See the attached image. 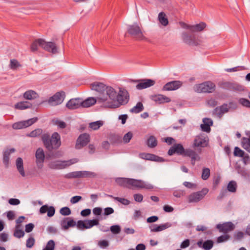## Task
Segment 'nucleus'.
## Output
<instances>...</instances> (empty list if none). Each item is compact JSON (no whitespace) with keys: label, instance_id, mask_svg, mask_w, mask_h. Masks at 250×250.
Instances as JSON below:
<instances>
[{"label":"nucleus","instance_id":"nucleus-1","mask_svg":"<svg viewBox=\"0 0 250 250\" xmlns=\"http://www.w3.org/2000/svg\"><path fill=\"white\" fill-rule=\"evenodd\" d=\"M116 182L120 186L130 189H133V188H145L151 190L154 188V186L151 184L141 180L127 178H118L116 179Z\"/></svg>","mask_w":250,"mask_h":250},{"label":"nucleus","instance_id":"nucleus-2","mask_svg":"<svg viewBox=\"0 0 250 250\" xmlns=\"http://www.w3.org/2000/svg\"><path fill=\"white\" fill-rule=\"evenodd\" d=\"M117 91L112 87L108 86L104 93L97 98V102L105 108H114V102L117 97Z\"/></svg>","mask_w":250,"mask_h":250},{"label":"nucleus","instance_id":"nucleus-3","mask_svg":"<svg viewBox=\"0 0 250 250\" xmlns=\"http://www.w3.org/2000/svg\"><path fill=\"white\" fill-rule=\"evenodd\" d=\"M42 140L45 148L49 151L58 149L61 145V136L58 132H54L51 136L48 133L43 134Z\"/></svg>","mask_w":250,"mask_h":250},{"label":"nucleus","instance_id":"nucleus-4","mask_svg":"<svg viewBox=\"0 0 250 250\" xmlns=\"http://www.w3.org/2000/svg\"><path fill=\"white\" fill-rule=\"evenodd\" d=\"M78 162V160L76 158L70 159L67 161L57 160L52 161L48 164V167L51 169H62L75 164Z\"/></svg>","mask_w":250,"mask_h":250},{"label":"nucleus","instance_id":"nucleus-5","mask_svg":"<svg viewBox=\"0 0 250 250\" xmlns=\"http://www.w3.org/2000/svg\"><path fill=\"white\" fill-rule=\"evenodd\" d=\"M117 98L114 102V108L119 107L121 105L126 104L129 100V94L127 90L120 88L119 92L117 93Z\"/></svg>","mask_w":250,"mask_h":250},{"label":"nucleus","instance_id":"nucleus-6","mask_svg":"<svg viewBox=\"0 0 250 250\" xmlns=\"http://www.w3.org/2000/svg\"><path fill=\"white\" fill-rule=\"evenodd\" d=\"M215 88L214 83L211 82L207 81L195 85L194 90L198 93H212L215 90Z\"/></svg>","mask_w":250,"mask_h":250},{"label":"nucleus","instance_id":"nucleus-7","mask_svg":"<svg viewBox=\"0 0 250 250\" xmlns=\"http://www.w3.org/2000/svg\"><path fill=\"white\" fill-rule=\"evenodd\" d=\"M127 32L131 37L137 40H143L145 38L141 27L137 23L128 25Z\"/></svg>","mask_w":250,"mask_h":250},{"label":"nucleus","instance_id":"nucleus-8","mask_svg":"<svg viewBox=\"0 0 250 250\" xmlns=\"http://www.w3.org/2000/svg\"><path fill=\"white\" fill-rule=\"evenodd\" d=\"M38 119L37 117H34L27 120L20 121L14 123L12 127L14 129H21L26 128L32 125L35 123Z\"/></svg>","mask_w":250,"mask_h":250},{"label":"nucleus","instance_id":"nucleus-9","mask_svg":"<svg viewBox=\"0 0 250 250\" xmlns=\"http://www.w3.org/2000/svg\"><path fill=\"white\" fill-rule=\"evenodd\" d=\"M65 97V93L64 91L58 92L49 98L48 103L52 106L57 105L63 102Z\"/></svg>","mask_w":250,"mask_h":250},{"label":"nucleus","instance_id":"nucleus-10","mask_svg":"<svg viewBox=\"0 0 250 250\" xmlns=\"http://www.w3.org/2000/svg\"><path fill=\"white\" fill-rule=\"evenodd\" d=\"M208 192V189L204 188L202 190L194 192L191 194L188 197V201L190 203L197 202L202 199Z\"/></svg>","mask_w":250,"mask_h":250},{"label":"nucleus","instance_id":"nucleus-11","mask_svg":"<svg viewBox=\"0 0 250 250\" xmlns=\"http://www.w3.org/2000/svg\"><path fill=\"white\" fill-rule=\"evenodd\" d=\"M208 143V137L204 135L200 134L196 136L194 140L193 146L205 147L207 146Z\"/></svg>","mask_w":250,"mask_h":250},{"label":"nucleus","instance_id":"nucleus-12","mask_svg":"<svg viewBox=\"0 0 250 250\" xmlns=\"http://www.w3.org/2000/svg\"><path fill=\"white\" fill-rule=\"evenodd\" d=\"M132 82L139 83L136 85V87L137 89H143L154 85L155 82L151 79H141L134 80Z\"/></svg>","mask_w":250,"mask_h":250},{"label":"nucleus","instance_id":"nucleus-13","mask_svg":"<svg viewBox=\"0 0 250 250\" xmlns=\"http://www.w3.org/2000/svg\"><path fill=\"white\" fill-rule=\"evenodd\" d=\"M90 141V136L87 133L81 134L77 140L75 147L77 149H81L86 146Z\"/></svg>","mask_w":250,"mask_h":250},{"label":"nucleus","instance_id":"nucleus-14","mask_svg":"<svg viewBox=\"0 0 250 250\" xmlns=\"http://www.w3.org/2000/svg\"><path fill=\"white\" fill-rule=\"evenodd\" d=\"M41 47L45 50L53 54L57 53V48L54 42H46L43 39H40Z\"/></svg>","mask_w":250,"mask_h":250},{"label":"nucleus","instance_id":"nucleus-15","mask_svg":"<svg viewBox=\"0 0 250 250\" xmlns=\"http://www.w3.org/2000/svg\"><path fill=\"white\" fill-rule=\"evenodd\" d=\"M182 85V83L180 81H173L167 83L163 88V91L175 90L180 88Z\"/></svg>","mask_w":250,"mask_h":250},{"label":"nucleus","instance_id":"nucleus-16","mask_svg":"<svg viewBox=\"0 0 250 250\" xmlns=\"http://www.w3.org/2000/svg\"><path fill=\"white\" fill-rule=\"evenodd\" d=\"M185 150L183 146L181 144H176L170 148L167 152V154L169 156H171L174 153L184 155Z\"/></svg>","mask_w":250,"mask_h":250},{"label":"nucleus","instance_id":"nucleus-17","mask_svg":"<svg viewBox=\"0 0 250 250\" xmlns=\"http://www.w3.org/2000/svg\"><path fill=\"white\" fill-rule=\"evenodd\" d=\"M216 228L220 232L226 233L233 230L235 229V226L232 222H228L222 224H218Z\"/></svg>","mask_w":250,"mask_h":250},{"label":"nucleus","instance_id":"nucleus-18","mask_svg":"<svg viewBox=\"0 0 250 250\" xmlns=\"http://www.w3.org/2000/svg\"><path fill=\"white\" fill-rule=\"evenodd\" d=\"M61 228L63 230H67L70 227H74L76 225V222L70 217H66L63 219L60 222Z\"/></svg>","mask_w":250,"mask_h":250},{"label":"nucleus","instance_id":"nucleus-19","mask_svg":"<svg viewBox=\"0 0 250 250\" xmlns=\"http://www.w3.org/2000/svg\"><path fill=\"white\" fill-rule=\"evenodd\" d=\"M81 104L82 99H71L66 103V106L69 109L74 110L81 107Z\"/></svg>","mask_w":250,"mask_h":250},{"label":"nucleus","instance_id":"nucleus-20","mask_svg":"<svg viewBox=\"0 0 250 250\" xmlns=\"http://www.w3.org/2000/svg\"><path fill=\"white\" fill-rule=\"evenodd\" d=\"M44 153L43 150L41 148L37 149L36 152V163L38 168H41L43 166V163L44 160Z\"/></svg>","mask_w":250,"mask_h":250},{"label":"nucleus","instance_id":"nucleus-21","mask_svg":"<svg viewBox=\"0 0 250 250\" xmlns=\"http://www.w3.org/2000/svg\"><path fill=\"white\" fill-rule=\"evenodd\" d=\"M151 99L158 104L167 103L171 101L169 98L162 94L152 95Z\"/></svg>","mask_w":250,"mask_h":250},{"label":"nucleus","instance_id":"nucleus-22","mask_svg":"<svg viewBox=\"0 0 250 250\" xmlns=\"http://www.w3.org/2000/svg\"><path fill=\"white\" fill-rule=\"evenodd\" d=\"M91 89L93 90H95L100 93L102 95L104 93L106 87V86L104 83L99 82H95L91 84Z\"/></svg>","mask_w":250,"mask_h":250},{"label":"nucleus","instance_id":"nucleus-23","mask_svg":"<svg viewBox=\"0 0 250 250\" xmlns=\"http://www.w3.org/2000/svg\"><path fill=\"white\" fill-rule=\"evenodd\" d=\"M229 111V108L228 104H224L223 105L216 107L213 110V113L214 114L217 116L219 118H221L224 113Z\"/></svg>","mask_w":250,"mask_h":250},{"label":"nucleus","instance_id":"nucleus-24","mask_svg":"<svg viewBox=\"0 0 250 250\" xmlns=\"http://www.w3.org/2000/svg\"><path fill=\"white\" fill-rule=\"evenodd\" d=\"M182 39L184 42L190 45H197L198 43L195 40L194 36H190L187 33L182 34Z\"/></svg>","mask_w":250,"mask_h":250},{"label":"nucleus","instance_id":"nucleus-25","mask_svg":"<svg viewBox=\"0 0 250 250\" xmlns=\"http://www.w3.org/2000/svg\"><path fill=\"white\" fill-rule=\"evenodd\" d=\"M221 87L229 90H240L242 89L241 85L228 82L223 83Z\"/></svg>","mask_w":250,"mask_h":250},{"label":"nucleus","instance_id":"nucleus-26","mask_svg":"<svg viewBox=\"0 0 250 250\" xmlns=\"http://www.w3.org/2000/svg\"><path fill=\"white\" fill-rule=\"evenodd\" d=\"M143 155H144L143 158L147 160H150L157 162H163L165 161V160L162 157H159L155 154L144 153Z\"/></svg>","mask_w":250,"mask_h":250},{"label":"nucleus","instance_id":"nucleus-27","mask_svg":"<svg viewBox=\"0 0 250 250\" xmlns=\"http://www.w3.org/2000/svg\"><path fill=\"white\" fill-rule=\"evenodd\" d=\"M15 149L13 148L7 149L3 152V163L5 166L7 167L9 165V156L11 153L14 152Z\"/></svg>","mask_w":250,"mask_h":250},{"label":"nucleus","instance_id":"nucleus-28","mask_svg":"<svg viewBox=\"0 0 250 250\" xmlns=\"http://www.w3.org/2000/svg\"><path fill=\"white\" fill-rule=\"evenodd\" d=\"M97 100L93 97L88 98L84 101H83L82 99V107H89L94 105L96 103Z\"/></svg>","mask_w":250,"mask_h":250},{"label":"nucleus","instance_id":"nucleus-29","mask_svg":"<svg viewBox=\"0 0 250 250\" xmlns=\"http://www.w3.org/2000/svg\"><path fill=\"white\" fill-rule=\"evenodd\" d=\"M16 167L18 170L23 177L25 176V172L23 168V164L22 159L19 157L16 160Z\"/></svg>","mask_w":250,"mask_h":250},{"label":"nucleus","instance_id":"nucleus-30","mask_svg":"<svg viewBox=\"0 0 250 250\" xmlns=\"http://www.w3.org/2000/svg\"><path fill=\"white\" fill-rule=\"evenodd\" d=\"M15 106L17 109L23 110L31 107L32 104L27 101H22L18 102Z\"/></svg>","mask_w":250,"mask_h":250},{"label":"nucleus","instance_id":"nucleus-31","mask_svg":"<svg viewBox=\"0 0 250 250\" xmlns=\"http://www.w3.org/2000/svg\"><path fill=\"white\" fill-rule=\"evenodd\" d=\"M38 97V94L34 90H30L26 91L23 94V97L25 99L33 100L37 98Z\"/></svg>","mask_w":250,"mask_h":250},{"label":"nucleus","instance_id":"nucleus-32","mask_svg":"<svg viewBox=\"0 0 250 250\" xmlns=\"http://www.w3.org/2000/svg\"><path fill=\"white\" fill-rule=\"evenodd\" d=\"M79 178L94 177L96 174L93 172L88 171H78Z\"/></svg>","mask_w":250,"mask_h":250},{"label":"nucleus","instance_id":"nucleus-33","mask_svg":"<svg viewBox=\"0 0 250 250\" xmlns=\"http://www.w3.org/2000/svg\"><path fill=\"white\" fill-rule=\"evenodd\" d=\"M158 19L160 23L163 26H166L168 24V19L167 18L166 15L164 12H160L158 15Z\"/></svg>","mask_w":250,"mask_h":250},{"label":"nucleus","instance_id":"nucleus-34","mask_svg":"<svg viewBox=\"0 0 250 250\" xmlns=\"http://www.w3.org/2000/svg\"><path fill=\"white\" fill-rule=\"evenodd\" d=\"M206 27V24L205 22H202L199 24H196L194 25H192L190 31L192 32H199L202 31Z\"/></svg>","mask_w":250,"mask_h":250},{"label":"nucleus","instance_id":"nucleus-35","mask_svg":"<svg viewBox=\"0 0 250 250\" xmlns=\"http://www.w3.org/2000/svg\"><path fill=\"white\" fill-rule=\"evenodd\" d=\"M241 143L242 147L250 153V136L249 138L243 137Z\"/></svg>","mask_w":250,"mask_h":250},{"label":"nucleus","instance_id":"nucleus-36","mask_svg":"<svg viewBox=\"0 0 250 250\" xmlns=\"http://www.w3.org/2000/svg\"><path fill=\"white\" fill-rule=\"evenodd\" d=\"M144 109V105L141 102H138L135 106L130 109V112L133 113H139Z\"/></svg>","mask_w":250,"mask_h":250},{"label":"nucleus","instance_id":"nucleus-37","mask_svg":"<svg viewBox=\"0 0 250 250\" xmlns=\"http://www.w3.org/2000/svg\"><path fill=\"white\" fill-rule=\"evenodd\" d=\"M157 140L154 136H150L147 140L146 144L150 148H154L157 146Z\"/></svg>","mask_w":250,"mask_h":250},{"label":"nucleus","instance_id":"nucleus-38","mask_svg":"<svg viewBox=\"0 0 250 250\" xmlns=\"http://www.w3.org/2000/svg\"><path fill=\"white\" fill-rule=\"evenodd\" d=\"M84 222L85 224L86 229H90L94 226L98 225L99 224V220L98 219L93 220H85Z\"/></svg>","mask_w":250,"mask_h":250},{"label":"nucleus","instance_id":"nucleus-39","mask_svg":"<svg viewBox=\"0 0 250 250\" xmlns=\"http://www.w3.org/2000/svg\"><path fill=\"white\" fill-rule=\"evenodd\" d=\"M105 195L107 197H109L110 198H113L115 200L121 203V204L124 205H128L130 203V201L125 198H120L118 197H114L111 195H109L107 194H105Z\"/></svg>","mask_w":250,"mask_h":250},{"label":"nucleus","instance_id":"nucleus-40","mask_svg":"<svg viewBox=\"0 0 250 250\" xmlns=\"http://www.w3.org/2000/svg\"><path fill=\"white\" fill-rule=\"evenodd\" d=\"M20 225H17L15 227V230L14 232V236L18 238H21L24 235V232L22 229H20Z\"/></svg>","mask_w":250,"mask_h":250},{"label":"nucleus","instance_id":"nucleus-41","mask_svg":"<svg viewBox=\"0 0 250 250\" xmlns=\"http://www.w3.org/2000/svg\"><path fill=\"white\" fill-rule=\"evenodd\" d=\"M103 125V122L102 121H98L90 123L89 125V127L93 130H95L98 129Z\"/></svg>","mask_w":250,"mask_h":250},{"label":"nucleus","instance_id":"nucleus-42","mask_svg":"<svg viewBox=\"0 0 250 250\" xmlns=\"http://www.w3.org/2000/svg\"><path fill=\"white\" fill-rule=\"evenodd\" d=\"M42 133V130L41 128H37L31 131L30 133L26 134V136L35 138L39 136Z\"/></svg>","mask_w":250,"mask_h":250},{"label":"nucleus","instance_id":"nucleus-43","mask_svg":"<svg viewBox=\"0 0 250 250\" xmlns=\"http://www.w3.org/2000/svg\"><path fill=\"white\" fill-rule=\"evenodd\" d=\"M237 183L234 181H230L227 186V189L231 192H235L236 191Z\"/></svg>","mask_w":250,"mask_h":250},{"label":"nucleus","instance_id":"nucleus-44","mask_svg":"<svg viewBox=\"0 0 250 250\" xmlns=\"http://www.w3.org/2000/svg\"><path fill=\"white\" fill-rule=\"evenodd\" d=\"M213 246V242L212 240H208L205 241L203 244V249L205 250H210Z\"/></svg>","mask_w":250,"mask_h":250},{"label":"nucleus","instance_id":"nucleus-45","mask_svg":"<svg viewBox=\"0 0 250 250\" xmlns=\"http://www.w3.org/2000/svg\"><path fill=\"white\" fill-rule=\"evenodd\" d=\"M40 39L36 40L33 42L31 45V50L32 52H35L38 50V46L41 47Z\"/></svg>","mask_w":250,"mask_h":250},{"label":"nucleus","instance_id":"nucleus-46","mask_svg":"<svg viewBox=\"0 0 250 250\" xmlns=\"http://www.w3.org/2000/svg\"><path fill=\"white\" fill-rule=\"evenodd\" d=\"M52 121L54 125H58V126L61 129H63L66 126V123L63 121L58 119H54Z\"/></svg>","mask_w":250,"mask_h":250},{"label":"nucleus","instance_id":"nucleus-47","mask_svg":"<svg viewBox=\"0 0 250 250\" xmlns=\"http://www.w3.org/2000/svg\"><path fill=\"white\" fill-rule=\"evenodd\" d=\"M210 176V169L208 168H204L202 170V178L204 180H207Z\"/></svg>","mask_w":250,"mask_h":250},{"label":"nucleus","instance_id":"nucleus-48","mask_svg":"<svg viewBox=\"0 0 250 250\" xmlns=\"http://www.w3.org/2000/svg\"><path fill=\"white\" fill-rule=\"evenodd\" d=\"M245 152L241 149L239 147L236 146L234 148L233 154L235 156L240 157H242L244 156V154Z\"/></svg>","mask_w":250,"mask_h":250},{"label":"nucleus","instance_id":"nucleus-49","mask_svg":"<svg viewBox=\"0 0 250 250\" xmlns=\"http://www.w3.org/2000/svg\"><path fill=\"white\" fill-rule=\"evenodd\" d=\"M197 154H198L195 151L190 149H186L184 155L192 158L196 156Z\"/></svg>","mask_w":250,"mask_h":250},{"label":"nucleus","instance_id":"nucleus-50","mask_svg":"<svg viewBox=\"0 0 250 250\" xmlns=\"http://www.w3.org/2000/svg\"><path fill=\"white\" fill-rule=\"evenodd\" d=\"M197 154H198L195 151L190 149H186L184 155L192 158L196 156Z\"/></svg>","mask_w":250,"mask_h":250},{"label":"nucleus","instance_id":"nucleus-51","mask_svg":"<svg viewBox=\"0 0 250 250\" xmlns=\"http://www.w3.org/2000/svg\"><path fill=\"white\" fill-rule=\"evenodd\" d=\"M209 125H205L204 124H202L200 126L202 130L205 132H209L210 131V126H211L213 124V122L209 121Z\"/></svg>","mask_w":250,"mask_h":250},{"label":"nucleus","instance_id":"nucleus-52","mask_svg":"<svg viewBox=\"0 0 250 250\" xmlns=\"http://www.w3.org/2000/svg\"><path fill=\"white\" fill-rule=\"evenodd\" d=\"M21 66V64L17 60L13 59L10 60V67L11 69L15 70Z\"/></svg>","mask_w":250,"mask_h":250},{"label":"nucleus","instance_id":"nucleus-53","mask_svg":"<svg viewBox=\"0 0 250 250\" xmlns=\"http://www.w3.org/2000/svg\"><path fill=\"white\" fill-rule=\"evenodd\" d=\"M55 248V243L53 240H49L46 247L42 250H54Z\"/></svg>","mask_w":250,"mask_h":250},{"label":"nucleus","instance_id":"nucleus-54","mask_svg":"<svg viewBox=\"0 0 250 250\" xmlns=\"http://www.w3.org/2000/svg\"><path fill=\"white\" fill-rule=\"evenodd\" d=\"M246 68L244 66H239L231 68H227L225 70L226 71L228 72H235L240 70H246Z\"/></svg>","mask_w":250,"mask_h":250},{"label":"nucleus","instance_id":"nucleus-55","mask_svg":"<svg viewBox=\"0 0 250 250\" xmlns=\"http://www.w3.org/2000/svg\"><path fill=\"white\" fill-rule=\"evenodd\" d=\"M239 103L244 106L250 107V101L245 98H241L239 99Z\"/></svg>","mask_w":250,"mask_h":250},{"label":"nucleus","instance_id":"nucleus-56","mask_svg":"<svg viewBox=\"0 0 250 250\" xmlns=\"http://www.w3.org/2000/svg\"><path fill=\"white\" fill-rule=\"evenodd\" d=\"M60 213L64 216H67L71 214L70 209L67 207L62 208L60 210Z\"/></svg>","mask_w":250,"mask_h":250},{"label":"nucleus","instance_id":"nucleus-57","mask_svg":"<svg viewBox=\"0 0 250 250\" xmlns=\"http://www.w3.org/2000/svg\"><path fill=\"white\" fill-rule=\"evenodd\" d=\"M171 224L169 222L166 223L165 224H161L160 225H158L159 231H161L164 230L168 228H170L171 226Z\"/></svg>","mask_w":250,"mask_h":250},{"label":"nucleus","instance_id":"nucleus-58","mask_svg":"<svg viewBox=\"0 0 250 250\" xmlns=\"http://www.w3.org/2000/svg\"><path fill=\"white\" fill-rule=\"evenodd\" d=\"M65 178L68 179L79 178L78 171H74L67 173L64 176Z\"/></svg>","mask_w":250,"mask_h":250},{"label":"nucleus","instance_id":"nucleus-59","mask_svg":"<svg viewBox=\"0 0 250 250\" xmlns=\"http://www.w3.org/2000/svg\"><path fill=\"white\" fill-rule=\"evenodd\" d=\"M121 227L119 225H113L110 227V230L113 234H118L121 231Z\"/></svg>","mask_w":250,"mask_h":250},{"label":"nucleus","instance_id":"nucleus-60","mask_svg":"<svg viewBox=\"0 0 250 250\" xmlns=\"http://www.w3.org/2000/svg\"><path fill=\"white\" fill-rule=\"evenodd\" d=\"M132 136H133L132 133L130 131L128 132L127 133H126L124 135V136L123 137L124 142L125 143H127L129 142V141L132 138Z\"/></svg>","mask_w":250,"mask_h":250},{"label":"nucleus","instance_id":"nucleus-61","mask_svg":"<svg viewBox=\"0 0 250 250\" xmlns=\"http://www.w3.org/2000/svg\"><path fill=\"white\" fill-rule=\"evenodd\" d=\"M34 238L32 237H30L26 240V246L27 248H31L34 246Z\"/></svg>","mask_w":250,"mask_h":250},{"label":"nucleus","instance_id":"nucleus-62","mask_svg":"<svg viewBox=\"0 0 250 250\" xmlns=\"http://www.w3.org/2000/svg\"><path fill=\"white\" fill-rule=\"evenodd\" d=\"M84 224H85L84 220H79L76 223V226L79 229L83 230L86 229L85 225Z\"/></svg>","mask_w":250,"mask_h":250},{"label":"nucleus","instance_id":"nucleus-63","mask_svg":"<svg viewBox=\"0 0 250 250\" xmlns=\"http://www.w3.org/2000/svg\"><path fill=\"white\" fill-rule=\"evenodd\" d=\"M229 238V235H221L217 238V242L218 243H222L228 240Z\"/></svg>","mask_w":250,"mask_h":250},{"label":"nucleus","instance_id":"nucleus-64","mask_svg":"<svg viewBox=\"0 0 250 250\" xmlns=\"http://www.w3.org/2000/svg\"><path fill=\"white\" fill-rule=\"evenodd\" d=\"M47 216L49 217H52L55 212V209L53 206H49V209L47 210Z\"/></svg>","mask_w":250,"mask_h":250}]
</instances>
